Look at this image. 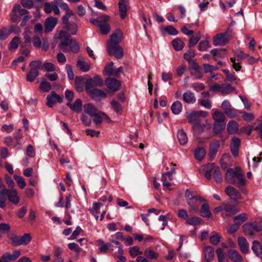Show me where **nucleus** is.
<instances>
[{
	"mask_svg": "<svg viewBox=\"0 0 262 262\" xmlns=\"http://www.w3.org/2000/svg\"><path fill=\"white\" fill-rule=\"evenodd\" d=\"M205 259L206 262H211L214 257V249L211 246H206L204 249Z\"/></svg>",
	"mask_w": 262,
	"mask_h": 262,
	"instance_id": "412c9836",
	"label": "nucleus"
},
{
	"mask_svg": "<svg viewBox=\"0 0 262 262\" xmlns=\"http://www.w3.org/2000/svg\"><path fill=\"white\" fill-rule=\"evenodd\" d=\"M247 219V215L245 213H240L234 217V221L239 226Z\"/></svg>",
	"mask_w": 262,
	"mask_h": 262,
	"instance_id": "c03bdc74",
	"label": "nucleus"
},
{
	"mask_svg": "<svg viewBox=\"0 0 262 262\" xmlns=\"http://www.w3.org/2000/svg\"><path fill=\"white\" fill-rule=\"evenodd\" d=\"M84 112L91 116L95 115L98 111L96 107L91 103L86 104L84 105Z\"/></svg>",
	"mask_w": 262,
	"mask_h": 262,
	"instance_id": "72a5a7b5",
	"label": "nucleus"
},
{
	"mask_svg": "<svg viewBox=\"0 0 262 262\" xmlns=\"http://www.w3.org/2000/svg\"><path fill=\"white\" fill-rule=\"evenodd\" d=\"M39 72L36 70H33L30 68V70L26 76V80L29 82L33 81L38 76Z\"/></svg>",
	"mask_w": 262,
	"mask_h": 262,
	"instance_id": "79ce46f5",
	"label": "nucleus"
},
{
	"mask_svg": "<svg viewBox=\"0 0 262 262\" xmlns=\"http://www.w3.org/2000/svg\"><path fill=\"white\" fill-rule=\"evenodd\" d=\"M91 98L96 101H99L102 98L106 97V94L103 91L95 89L88 92Z\"/></svg>",
	"mask_w": 262,
	"mask_h": 262,
	"instance_id": "ddd939ff",
	"label": "nucleus"
},
{
	"mask_svg": "<svg viewBox=\"0 0 262 262\" xmlns=\"http://www.w3.org/2000/svg\"><path fill=\"white\" fill-rule=\"evenodd\" d=\"M103 85V79L99 76L96 75L93 78H89L86 81L85 88L86 91L88 92L97 89V87H101Z\"/></svg>",
	"mask_w": 262,
	"mask_h": 262,
	"instance_id": "20e7f679",
	"label": "nucleus"
},
{
	"mask_svg": "<svg viewBox=\"0 0 262 262\" xmlns=\"http://www.w3.org/2000/svg\"><path fill=\"white\" fill-rule=\"evenodd\" d=\"M253 252L258 257H262V245L259 242L254 241L251 247Z\"/></svg>",
	"mask_w": 262,
	"mask_h": 262,
	"instance_id": "cd10ccee",
	"label": "nucleus"
},
{
	"mask_svg": "<svg viewBox=\"0 0 262 262\" xmlns=\"http://www.w3.org/2000/svg\"><path fill=\"white\" fill-rule=\"evenodd\" d=\"M212 117L215 122H225V117L222 112H215L213 114Z\"/></svg>",
	"mask_w": 262,
	"mask_h": 262,
	"instance_id": "3c124183",
	"label": "nucleus"
},
{
	"mask_svg": "<svg viewBox=\"0 0 262 262\" xmlns=\"http://www.w3.org/2000/svg\"><path fill=\"white\" fill-rule=\"evenodd\" d=\"M232 30L228 29L224 33L216 35L213 38V44L215 46H224L226 45L231 38Z\"/></svg>",
	"mask_w": 262,
	"mask_h": 262,
	"instance_id": "7ed1b4c3",
	"label": "nucleus"
},
{
	"mask_svg": "<svg viewBox=\"0 0 262 262\" xmlns=\"http://www.w3.org/2000/svg\"><path fill=\"white\" fill-rule=\"evenodd\" d=\"M177 138L181 145H184L188 142L187 135L182 129L178 130Z\"/></svg>",
	"mask_w": 262,
	"mask_h": 262,
	"instance_id": "c756f323",
	"label": "nucleus"
},
{
	"mask_svg": "<svg viewBox=\"0 0 262 262\" xmlns=\"http://www.w3.org/2000/svg\"><path fill=\"white\" fill-rule=\"evenodd\" d=\"M225 191L228 195L232 198L230 199L231 202L232 200L237 201L241 199V193L233 187L228 186L225 188Z\"/></svg>",
	"mask_w": 262,
	"mask_h": 262,
	"instance_id": "4468645a",
	"label": "nucleus"
},
{
	"mask_svg": "<svg viewBox=\"0 0 262 262\" xmlns=\"http://www.w3.org/2000/svg\"><path fill=\"white\" fill-rule=\"evenodd\" d=\"M218 262H228L225 257V253L221 248L216 250Z\"/></svg>",
	"mask_w": 262,
	"mask_h": 262,
	"instance_id": "680f3d73",
	"label": "nucleus"
},
{
	"mask_svg": "<svg viewBox=\"0 0 262 262\" xmlns=\"http://www.w3.org/2000/svg\"><path fill=\"white\" fill-rule=\"evenodd\" d=\"M210 47V46L208 40H203L200 42L198 46V49L201 51L204 52L207 50V49Z\"/></svg>",
	"mask_w": 262,
	"mask_h": 262,
	"instance_id": "bf43d9fd",
	"label": "nucleus"
},
{
	"mask_svg": "<svg viewBox=\"0 0 262 262\" xmlns=\"http://www.w3.org/2000/svg\"><path fill=\"white\" fill-rule=\"evenodd\" d=\"M200 213L204 217H210L211 216V213L207 204L204 203L202 205Z\"/></svg>",
	"mask_w": 262,
	"mask_h": 262,
	"instance_id": "58836bf2",
	"label": "nucleus"
},
{
	"mask_svg": "<svg viewBox=\"0 0 262 262\" xmlns=\"http://www.w3.org/2000/svg\"><path fill=\"white\" fill-rule=\"evenodd\" d=\"M164 30L171 35H176L178 34V31L176 29L170 25L166 26L164 28Z\"/></svg>",
	"mask_w": 262,
	"mask_h": 262,
	"instance_id": "69168bd1",
	"label": "nucleus"
},
{
	"mask_svg": "<svg viewBox=\"0 0 262 262\" xmlns=\"http://www.w3.org/2000/svg\"><path fill=\"white\" fill-rule=\"evenodd\" d=\"M230 202L231 203H234V204L233 205L229 203H223L224 210L231 214H234L238 212V210L236 208V206L238 203V201H234V202H233L232 200V202L230 201Z\"/></svg>",
	"mask_w": 262,
	"mask_h": 262,
	"instance_id": "dca6fc26",
	"label": "nucleus"
},
{
	"mask_svg": "<svg viewBox=\"0 0 262 262\" xmlns=\"http://www.w3.org/2000/svg\"><path fill=\"white\" fill-rule=\"evenodd\" d=\"M213 171V176L216 183H221L222 181V177L221 175V169L219 167H215L214 164Z\"/></svg>",
	"mask_w": 262,
	"mask_h": 262,
	"instance_id": "4c0bfd02",
	"label": "nucleus"
},
{
	"mask_svg": "<svg viewBox=\"0 0 262 262\" xmlns=\"http://www.w3.org/2000/svg\"><path fill=\"white\" fill-rule=\"evenodd\" d=\"M210 53L216 60L217 58L224 57L226 54V51L225 49H214L211 51Z\"/></svg>",
	"mask_w": 262,
	"mask_h": 262,
	"instance_id": "f704fd0d",
	"label": "nucleus"
},
{
	"mask_svg": "<svg viewBox=\"0 0 262 262\" xmlns=\"http://www.w3.org/2000/svg\"><path fill=\"white\" fill-rule=\"evenodd\" d=\"M214 168V163L208 164L206 166V170L205 172L204 176L208 180H210L211 178V171Z\"/></svg>",
	"mask_w": 262,
	"mask_h": 262,
	"instance_id": "5fc2aeb1",
	"label": "nucleus"
},
{
	"mask_svg": "<svg viewBox=\"0 0 262 262\" xmlns=\"http://www.w3.org/2000/svg\"><path fill=\"white\" fill-rule=\"evenodd\" d=\"M238 124L233 120L230 121L228 124L227 129L230 134H235L238 130Z\"/></svg>",
	"mask_w": 262,
	"mask_h": 262,
	"instance_id": "c9c22d12",
	"label": "nucleus"
},
{
	"mask_svg": "<svg viewBox=\"0 0 262 262\" xmlns=\"http://www.w3.org/2000/svg\"><path fill=\"white\" fill-rule=\"evenodd\" d=\"M8 260L10 261H14L17 259L20 255V252L19 250H15L12 254L8 252H5L3 254Z\"/></svg>",
	"mask_w": 262,
	"mask_h": 262,
	"instance_id": "e433bc0d",
	"label": "nucleus"
},
{
	"mask_svg": "<svg viewBox=\"0 0 262 262\" xmlns=\"http://www.w3.org/2000/svg\"><path fill=\"white\" fill-rule=\"evenodd\" d=\"M20 42V39L19 37L15 36L11 40L9 44L10 50H15L18 48V45Z\"/></svg>",
	"mask_w": 262,
	"mask_h": 262,
	"instance_id": "864d4df0",
	"label": "nucleus"
},
{
	"mask_svg": "<svg viewBox=\"0 0 262 262\" xmlns=\"http://www.w3.org/2000/svg\"><path fill=\"white\" fill-rule=\"evenodd\" d=\"M192 191L187 190L185 196L187 204L189 206L190 212H196L199 210L201 204L204 201V199L200 196L192 195Z\"/></svg>",
	"mask_w": 262,
	"mask_h": 262,
	"instance_id": "f03ea898",
	"label": "nucleus"
},
{
	"mask_svg": "<svg viewBox=\"0 0 262 262\" xmlns=\"http://www.w3.org/2000/svg\"><path fill=\"white\" fill-rule=\"evenodd\" d=\"M107 51L110 55H114L117 58L120 59L123 56L122 48L119 46H107Z\"/></svg>",
	"mask_w": 262,
	"mask_h": 262,
	"instance_id": "9d476101",
	"label": "nucleus"
},
{
	"mask_svg": "<svg viewBox=\"0 0 262 262\" xmlns=\"http://www.w3.org/2000/svg\"><path fill=\"white\" fill-rule=\"evenodd\" d=\"M225 179L229 183L236 184L238 188H242L246 184V181L239 167H236L234 169L229 168L226 171Z\"/></svg>",
	"mask_w": 262,
	"mask_h": 262,
	"instance_id": "f257e3e1",
	"label": "nucleus"
},
{
	"mask_svg": "<svg viewBox=\"0 0 262 262\" xmlns=\"http://www.w3.org/2000/svg\"><path fill=\"white\" fill-rule=\"evenodd\" d=\"M241 145V140L236 137H233L231 139L230 144V150L232 154L234 157H236L238 155V149Z\"/></svg>",
	"mask_w": 262,
	"mask_h": 262,
	"instance_id": "f8f14e48",
	"label": "nucleus"
},
{
	"mask_svg": "<svg viewBox=\"0 0 262 262\" xmlns=\"http://www.w3.org/2000/svg\"><path fill=\"white\" fill-rule=\"evenodd\" d=\"M182 104L179 101L174 102L171 106V110L174 115H179L182 111Z\"/></svg>",
	"mask_w": 262,
	"mask_h": 262,
	"instance_id": "7c9ffc66",
	"label": "nucleus"
},
{
	"mask_svg": "<svg viewBox=\"0 0 262 262\" xmlns=\"http://www.w3.org/2000/svg\"><path fill=\"white\" fill-rule=\"evenodd\" d=\"M14 179L20 188L23 189L26 187L27 184L22 177L15 174L14 176Z\"/></svg>",
	"mask_w": 262,
	"mask_h": 262,
	"instance_id": "09e8293b",
	"label": "nucleus"
},
{
	"mask_svg": "<svg viewBox=\"0 0 262 262\" xmlns=\"http://www.w3.org/2000/svg\"><path fill=\"white\" fill-rule=\"evenodd\" d=\"M29 66L31 69L33 70L42 69L43 68V64L40 60H33L29 63Z\"/></svg>",
	"mask_w": 262,
	"mask_h": 262,
	"instance_id": "de8ad7c7",
	"label": "nucleus"
},
{
	"mask_svg": "<svg viewBox=\"0 0 262 262\" xmlns=\"http://www.w3.org/2000/svg\"><path fill=\"white\" fill-rule=\"evenodd\" d=\"M74 13L71 10H67L64 15L62 18V23L64 26L70 22H69V18L71 16H73Z\"/></svg>",
	"mask_w": 262,
	"mask_h": 262,
	"instance_id": "4d7b16f0",
	"label": "nucleus"
},
{
	"mask_svg": "<svg viewBox=\"0 0 262 262\" xmlns=\"http://www.w3.org/2000/svg\"><path fill=\"white\" fill-rule=\"evenodd\" d=\"M172 45L176 51H181L183 49L184 43L179 38H176L172 41Z\"/></svg>",
	"mask_w": 262,
	"mask_h": 262,
	"instance_id": "a18cd8bd",
	"label": "nucleus"
},
{
	"mask_svg": "<svg viewBox=\"0 0 262 262\" xmlns=\"http://www.w3.org/2000/svg\"><path fill=\"white\" fill-rule=\"evenodd\" d=\"M202 219L199 217H193L188 219L186 221V224L190 225H196L200 224Z\"/></svg>",
	"mask_w": 262,
	"mask_h": 262,
	"instance_id": "0e129e2a",
	"label": "nucleus"
},
{
	"mask_svg": "<svg viewBox=\"0 0 262 262\" xmlns=\"http://www.w3.org/2000/svg\"><path fill=\"white\" fill-rule=\"evenodd\" d=\"M6 198H8L9 201L14 205L18 204L19 202L20 199L18 195V193L16 190L13 188H6Z\"/></svg>",
	"mask_w": 262,
	"mask_h": 262,
	"instance_id": "1a4fd4ad",
	"label": "nucleus"
},
{
	"mask_svg": "<svg viewBox=\"0 0 262 262\" xmlns=\"http://www.w3.org/2000/svg\"><path fill=\"white\" fill-rule=\"evenodd\" d=\"M195 158L198 161H201L206 155V150L204 147H199L194 152Z\"/></svg>",
	"mask_w": 262,
	"mask_h": 262,
	"instance_id": "473e14b6",
	"label": "nucleus"
},
{
	"mask_svg": "<svg viewBox=\"0 0 262 262\" xmlns=\"http://www.w3.org/2000/svg\"><path fill=\"white\" fill-rule=\"evenodd\" d=\"M114 62H110L109 63L106 64L104 68V71L106 75L108 76H112L114 69L113 68Z\"/></svg>",
	"mask_w": 262,
	"mask_h": 262,
	"instance_id": "6e6d98bb",
	"label": "nucleus"
},
{
	"mask_svg": "<svg viewBox=\"0 0 262 262\" xmlns=\"http://www.w3.org/2000/svg\"><path fill=\"white\" fill-rule=\"evenodd\" d=\"M56 102L61 103L62 102V98L57 94L54 91H52L51 94L47 97L46 104L49 107H52Z\"/></svg>",
	"mask_w": 262,
	"mask_h": 262,
	"instance_id": "9b49d317",
	"label": "nucleus"
},
{
	"mask_svg": "<svg viewBox=\"0 0 262 262\" xmlns=\"http://www.w3.org/2000/svg\"><path fill=\"white\" fill-rule=\"evenodd\" d=\"M70 35L66 31L61 30L59 34V39L60 40V45L59 47L63 52L69 51L68 47L71 42Z\"/></svg>",
	"mask_w": 262,
	"mask_h": 262,
	"instance_id": "39448f33",
	"label": "nucleus"
},
{
	"mask_svg": "<svg viewBox=\"0 0 262 262\" xmlns=\"http://www.w3.org/2000/svg\"><path fill=\"white\" fill-rule=\"evenodd\" d=\"M144 255L147 258L150 259H156L159 256L158 253L155 252L149 248L145 249L144 252Z\"/></svg>",
	"mask_w": 262,
	"mask_h": 262,
	"instance_id": "c85d7f7f",
	"label": "nucleus"
},
{
	"mask_svg": "<svg viewBox=\"0 0 262 262\" xmlns=\"http://www.w3.org/2000/svg\"><path fill=\"white\" fill-rule=\"evenodd\" d=\"M64 28L68 30L70 35L76 34L77 32V25L74 22H71L66 25Z\"/></svg>",
	"mask_w": 262,
	"mask_h": 262,
	"instance_id": "2f4dec72",
	"label": "nucleus"
},
{
	"mask_svg": "<svg viewBox=\"0 0 262 262\" xmlns=\"http://www.w3.org/2000/svg\"><path fill=\"white\" fill-rule=\"evenodd\" d=\"M162 79L164 82H168L170 81L173 78V74L171 72L166 73L165 72H163L162 73Z\"/></svg>",
	"mask_w": 262,
	"mask_h": 262,
	"instance_id": "338daca9",
	"label": "nucleus"
},
{
	"mask_svg": "<svg viewBox=\"0 0 262 262\" xmlns=\"http://www.w3.org/2000/svg\"><path fill=\"white\" fill-rule=\"evenodd\" d=\"M15 26L13 25H9L6 27H4L0 30V40L5 39L8 36L14 31Z\"/></svg>",
	"mask_w": 262,
	"mask_h": 262,
	"instance_id": "6ab92c4d",
	"label": "nucleus"
},
{
	"mask_svg": "<svg viewBox=\"0 0 262 262\" xmlns=\"http://www.w3.org/2000/svg\"><path fill=\"white\" fill-rule=\"evenodd\" d=\"M29 11L25 9L21 8L19 6L14 7L10 15L11 19L13 22L16 21L21 16L28 14Z\"/></svg>",
	"mask_w": 262,
	"mask_h": 262,
	"instance_id": "6e6552de",
	"label": "nucleus"
},
{
	"mask_svg": "<svg viewBox=\"0 0 262 262\" xmlns=\"http://www.w3.org/2000/svg\"><path fill=\"white\" fill-rule=\"evenodd\" d=\"M234 88L230 84L222 85L221 92L224 94H228L234 91Z\"/></svg>",
	"mask_w": 262,
	"mask_h": 262,
	"instance_id": "603ef678",
	"label": "nucleus"
},
{
	"mask_svg": "<svg viewBox=\"0 0 262 262\" xmlns=\"http://www.w3.org/2000/svg\"><path fill=\"white\" fill-rule=\"evenodd\" d=\"M225 122H215L213 126V131L215 134H220L225 128Z\"/></svg>",
	"mask_w": 262,
	"mask_h": 262,
	"instance_id": "a19ab883",
	"label": "nucleus"
},
{
	"mask_svg": "<svg viewBox=\"0 0 262 262\" xmlns=\"http://www.w3.org/2000/svg\"><path fill=\"white\" fill-rule=\"evenodd\" d=\"M122 39V33L120 31H117L111 35V39L107 46H117Z\"/></svg>",
	"mask_w": 262,
	"mask_h": 262,
	"instance_id": "aec40b11",
	"label": "nucleus"
},
{
	"mask_svg": "<svg viewBox=\"0 0 262 262\" xmlns=\"http://www.w3.org/2000/svg\"><path fill=\"white\" fill-rule=\"evenodd\" d=\"M183 100L185 102L189 104H193L196 102L194 94L190 91H187L183 94Z\"/></svg>",
	"mask_w": 262,
	"mask_h": 262,
	"instance_id": "5701e85b",
	"label": "nucleus"
},
{
	"mask_svg": "<svg viewBox=\"0 0 262 262\" xmlns=\"http://www.w3.org/2000/svg\"><path fill=\"white\" fill-rule=\"evenodd\" d=\"M77 66L80 70L83 72H86L90 69V66L88 63L80 60L77 61Z\"/></svg>",
	"mask_w": 262,
	"mask_h": 262,
	"instance_id": "49530a36",
	"label": "nucleus"
},
{
	"mask_svg": "<svg viewBox=\"0 0 262 262\" xmlns=\"http://www.w3.org/2000/svg\"><path fill=\"white\" fill-rule=\"evenodd\" d=\"M220 146V143L216 141L211 143L210 145L209 156L210 160H212L216 154L218 149Z\"/></svg>",
	"mask_w": 262,
	"mask_h": 262,
	"instance_id": "a878e982",
	"label": "nucleus"
},
{
	"mask_svg": "<svg viewBox=\"0 0 262 262\" xmlns=\"http://www.w3.org/2000/svg\"><path fill=\"white\" fill-rule=\"evenodd\" d=\"M193 69L194 73L193 74L195 76V77L198 79H200L202 77V74L201 72V67L196 63H194L193 64Z\"/></svg>",
	"mask_w": 262,
	"mask_h": 262,
	"instance_id": "e2e57ef3",
	"label": "nucleus"
},
{
	"mask_svg": "<svg viewBox=\"0 0 262 262\" xmlns=\"http://www.w3.org/2000/svg\"><path fill=\"white\" fill-rule=\"evenodd\" d=\"M39 88L43 92H48L51 89V85L49 82L45 80L41 81Z\"/></svg>",
	"mask_w": 262,
	"mask_h": 262,
	"instance_id": "052dcab7",
	"label": "nucleus"
},
{
	"mask_svg": "<svg viewBox=\"0 0 262 262\" xmlns=\"http://www.w3.org/2000/svg\"><path fill=\"white\" fill-rule=\"evenodd\" d=\"M11 240L15 246L26 245L31 241V236L29 233H25L20 236L13 235H12Z\"/></svg>",
	"mask_w": 262,
	"mask_h": 262,
	"instance_id": "423d86ee",
	"label": "nucleus"
},
{
	"mask_svg": "<svg viewBox=\"0 0 262 262\" xmlns=\"http://www.w3.org/2000/svg\"><path fill=\"white\" fill-rule=\"evenodd\" d=\"M128 4V0H120L118 3L120 17L122 19H124L127 16V7Z\"/></svg>",
	"mask_w": 262,
	"mask_h": 262,
	"instance_id": "f3484780",
	"label": "nucleus"
},
{
	"mask_svg": "<svg viewBox=\"0 0 262 262\" xmlns=\"http://www.w3.org/2000/svg\"><path fill=\"white\" fill-rule=\"evenodd\" d=\"M57 24V19L56 17H50L46 19L45 23V31L46 33L51 32Z\"/></svg>",
	"mask_w": 262,
	"mask_h": 262,
	"instance_id": "2eb2a0df",
	"label": "nucleus"
},
{
	"mask_svg": "<svg viewBox=\"0 0 262 262\" xmlns=\"http://www.w3.org/2000/svg\"><path fill=\"white\" fill-rule=\"evenodd\" d=\"M229 258L233 262H242L243 258L238 252L235 250H230L228 252Z\"/></svg>",
	"mask_w": 262,
	"mask_h": 262,
	"instance_id": "b1692460",
	"label": "nucleus"
},
{
	"mask_svg": "<svg viewBox=\"0 0 262 262\" xmlns=\"http://www.w3.org/2000/svg\"><path fill=\"white\" fill-rule=\"evenodd\" d=\"M105 84L109 91L113 93L119 91L121 86L120 81L113 78H106L105 81Z\"/></svg>",
	"mask_w": 262,
	"mask_h": 262,
	"instance_id": "0eeeda50",
	"label": "nucleus"
},
{
	"mask_svg": "<svg viewBox=\"0 0 262 262\" xmlns=\"http://www.w3.org/2000/svg\"><path fill=\"white\" fill-rule=\"evenodd\" d=\"M6 191H7L6 188L2 181V179L0 178V208H1L6 206Z\"/></svg>",
	"mask_w": 262,
	"mask_h": 262,
	"instance_id": "a211bd4d",
	"label": "nucleus"
},
{
	"mask_svg": "<svg viewBox=\"0 0 262 262\" xmlns=\"http://www.w3.org/2000/svg\"><path fill=\"white\" fill-rule=\"evenodd\" d=\"M129 253L132 257H135L136 256L143 254L142 251L140 250L138 246H133L129 248Z\"/></svg>",
	"mask_w": 262,
	"mask_h": 262,
	"instance_id": "8fccbe9b",
	"label": "nucleus"
},
{
	"mask_svg": "<svg viewBox=\"0 0 262 262\" xmlns=\"http://www.w3.org/2000/svg\"><path fill=\"white\" fill-rule=\"evenodd\" d=\"M92 117H94L93 121L96 125L100 124L102 122L103 119H106L108 122L111 121L110 118L105 113L102 112H98Z\"/></svg>",
	"mask_w": 262,
	"mask_h": 262,
	"instance_id": "4be33fe9",
	"label": "nucleus"
},
{
	"mask_svg": "<svg viewBox=\"0 0 262 262\" xmlns=\"http://www.w3.org/2000/svg\"><path fill=\"white\" fill-rule=\"evenodd\" d=\"M67 105L70 107L72 111L77 113H80L82 108V101L80 99H77L73 104L68 102Z\"/></svg>",
	"mask_w": 262,
	"mask_h": 262,
	"instance_id": "bb28decb",
	"label": "nucleus"
},
{
	"mask_svg": "<svg viewBox=\"0 0 262 262\" xmlns=\"http://www.w3.org/2000/svg\"><path fill=\"white\" fill-rule=\"evenodd\" d=\"M243 230L245 235L252 236L255 235V233L253 230V228L251 224V223H246L243 226Z\"/></svg>",
	"mask_w": 262,
	"mask_h": 262,
	"instance_id": "ea45409f",
	"label": "nucleus"
},
{
	"mask_svg": "<svg viewBox=\"0 0 262 262\" xmlns=\"http://www.w3.org/2000/svg\"><path fill=\"white\" fill-rule=\"evenodd\" d=\"M238 244L239 247L240 248L241 251L243 253H247L249 252V245L246 239V238L244 237H239L238 238Z\"/></svg>",
	"mask_w": 262,
	"mask_h": 262,
	"instance_id": "393cba45",
	"label": "nucleus"
},
{
	"mask_svg": "<svg viewBox=\"0 0 262 262\" xmlns=\"http://www.w3.org/2000/svg\"><path fill=\"white\" fill-rule=\"evenodd\" d=\"M255 233L262 230V221H256L251 222Z\"/></svg>",
	"mask_w": 262,
	"mask_h": 262,
	"instance_id": "13d9d810",
	"label": "nucleus"
},
{
	"mask_svg": "<svg viewBox=\"0 0 262 262\" xmlns=\"http://www.w3.org/2000/svg\"><path fill=\"white\" fill-rule=\"evenodd\" d=\"M31 31L28 28H26L25 31L23 34L25 41L21 45L23 47H26L30 45L31 42Z\"/></svg>",
	"mask_w": 262,
	"mask_h": 262,
	"instance_id": "37998d69",
	"label": "nucleus"
},
{
	"mask_svg": "<svg viewBox=\"0 0 262 262\" xmlns=\"http://www.w3.org/2000/svg\"><path fill=\"white\" fill-rule=\"evenodd\" d=\"M198 103L201 105L206 108L210 109L211 107L210 101L209 99H201L198 100Z\"/></svg>",
	"mask_w": 262,
	"mask_h": 262,
	"instance_id": "774afa93",
	"label": "nucleus"
}]
</instances>
